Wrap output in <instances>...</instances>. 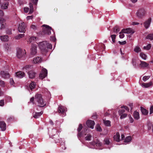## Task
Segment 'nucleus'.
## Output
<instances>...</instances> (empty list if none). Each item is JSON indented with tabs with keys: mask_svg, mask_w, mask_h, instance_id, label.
I'll list each match as a JSON object with an SVG mask.
<instances>
[{
	"mask_svg": "<svg viewBox=\"0 0 153 153\" xmlns=\"http://www.w3.org/2000/svg\"><path fill=\"white\" fill-rule=\"evenodd\" d=\"M149 64L144 61H141V63L140 64V67L142 68H146L148 67Z\"/></svg>",
	"mask_w": 153,
	"mask_h": 153,
	"instance_id": "nucleus-20",
	"label": "nucleus"
},
{
	"mask_svg": "<svg viewBox=\"0 0 153 153\" xmlns=\"http://www.w3.org/2000/svg\"><path fill=\"white\" fill-rule=\"evenodd\" d=\"M0 24H1L0 29H3L5 28V27L6 26L5 23H4Z\"/></svg>",
	"mask_w": 153,
	"mask_h": 153,
	"instance_id": "nucleus-47",
	"label": "nucleus"
},
{
	"mask_svg": "<svg viewBox=\"0 0 153 153\" xmlns=\"http://www.w3.org/2000/svg\"><path fill=\"white\" fill-rule=\"evenodd\" d=\"M26 53L25 50L21 48H18L17 49L16 56L19 58H20L24 56Z\"/></svg>",
	"mask_w": 153,
	"mask_h": 153,
	"instance_id": "nucleus-5",
	"label": "nucleus"
},
{
	"mask_svg": "<svg viewBox=\"0 0 153 153\" xmlns=\"http://www.w3.org/2000/svg\"><path fill=\"white\" fill-rule=\"evenodd\" d=\"M39 46L42 53L44 54H45L49 49H51L52 48V45L47 41L40 42L39 44Z\"/></svg>",
	"mask_w": 153,
	"mask_h": 153,
	"instance_id": "nucleus-1",
	"label": "nucleus"
},
{
	"mask_svg": "<svg viewBox=\"0 0 153 153\" xmlns=\"http://www.w3.org/2000/svg\"><path fill=\"white\" fill-rule=\"evenodd\" d=\"M8 3V2H5L1 5V8L3 9H5L7 8Z\"/></svg>",
	"mask_w": 153,
	"mask_h": 153,
	"instance_id": "nucleus-24",
	"label": "nucleus"
},
{
	"mask_svg": "<svg viewBox=\"0 0 153 153\" xmlns=\"http://www.w3.org/2000/svg\"><path fill=\"white\" fill-rule=\"evenodd\" d=\"M125 110L124 109H121L119 110L118 111V113L120 115H121V114H124L123 113L125 112Z\"/></svg>",
	"mask_w": 153,
	"mask_h": 153,
	"instance_id": "nucleus-46",
	"label": "nucleus"
},
{
	"mask_svg": "<svg viewBox=\"0 0 153 153\" xmlns=\"http://www.w3.org/2000/svg\"><path fill=\"white\" fill-rule=\"evenodd\" d=\"M150 77V76H145L143 77V80L144 81H146L148 80Z\"/></svg>",
	"mask_w": 153,
	"mask_h": 153,
	"instance_id": "nucleus-42",
	"label": "nucleus"
},
{
	"mask_svg": "<svg viewBox=\"0 0 153 153\" xmlns=\"http://www.w3.org/2000/svg\"><path fill=\"white\" fill-rule=\"evenodd\" d=\"M5 20L2 17H0V24L5 23Z\"/></svg>",
	"mask_w": 153,
	"mask_h": 153,
	"instance_id": "nucleus-45",
	"label": "nucleus"
},
{
	"mask_svg": "<svg viewBox=\"0 0 153 153\" xmlns=\"http://www.w3.org/2000/svg\"><path fill=\"white\" fill-rule=\"evenodd\" d=\"M120 135L118 132L116 133V135H114L113 137L114 140L119 142L120 141Z\"/></svg>",
	"mask_w": 153,
	"mask_h": 153,
	"instance_id": "nucleus-18",
	"label": "nucleus"
},
{
	"mask_svg": "<svg viewBox=\"0 0 153 153\" xmlns=\"http://www.w3.org/2000/svg\"><path fill=\"white\" fill-rule=\"evenodd\" d=\"M140 56L142 59L144 60H146L147 58V55L144 53L143 52L140 53Z\"/></svg>",
	"mask_w": 153,
	"mask_h": 153,
	"instance_id": "nucleus-28",
	"label": "nucleus"
},
{
	"mask_svg": "<svg viewBox=\"0 0 153 153\" xmlns=\"http://www.w3.org/2000/svg\"><path fill=\"white\" fill-rule=\"evenodd\" d=\"M151 18H149L144 23V26L146 28H148L149 27L151 22Z\"/></svg>",
	"mask_w": 153,
	"mask_h": 153,
	"instance_id": "nucleus-14",
	"label": "nucleus"
},
{
	"mask_svg": "<svg viewBox=\"0 0 153 153\" xmlns=\"http://www.w3.org/2000/svg\"><path fill=\"white\" fill-rule=\"evenodd\" d=\"M37 53V46L36 45L33 44L31 48L30 54L33 56L36 55Z\"/></svg>",
	"mask_w": 153,
	"mask_h": 153,
	"instance_id": "nucleus-8",
	"label": "nucleus"
},
{
	"mask_svg": "<svg viewBox=\"0 0 153 153\" xmlns=\"http://www.w3.org/2000/svg\"><path fill=\"white\" fill-rule=\"evenodd\" d=\"M30 66H29V65H26L23 68V70L25 71L26 72L29 69Z\"/></svg>",
	"mask_w": 153,
	"mask_h": 153,
	"instance_id": "nucleus-41",
	"label": "nucleus"
},
{
	"mask_svg": "<svg viewBox=\"0 0 153 153\" xmlns=\"http://www.w3.org/2000/svg\"><path fill=\"white\" fill-rule=\"evenodd\" d=\"M4 48L6 51H8L10 49V45H9L8 44H5L4 45Z\"/></svg>",
	"mask_w": 153,
	"mask_h": 153,
	"instance_id": "nucleus-35",
	"label": "nucleus"
},
{
	"mask_svg": "<svg viewBox=\"0 0 153 153\" xmlns=\"http://www.w3.org/2000/svg\"><path fill=\"white\" fill-rule=\"evenodd\" d=\"M52 138L54 139L55 143H57L59 141V136L57 134L53 135Z\"/></svg>",
	"mask_w": 153,
	"mask_h": 153,
	"instance_id": "nucleus-22",
	"label": "nucleus"
},
{
	"mask_svg": "<svg viewBox=\"0 0 153 153\" xmlns=\"http://www.w3.org/2000/svg\"><path fill=\"white\" fill-rule=\"evenodd\" d=\"M0 128L2 131L6 129V124L4 121H0Z\"/></svg>",
	"mask_w": 153,
	"mask_h": 153,
	"instance_id": "nucleus-15",
	"label": "nucleus"
},
{
	"mask_svg": "<svg viewBox=\"0 0 153 153\" xmlns=\"http://www.w3.org/2000/svg\"><path fill=\"white\" fill-rule=\"evenodd\" d=\"M124 33L123 32H122V30H121V31L120 33V35L119 37L120 38L122 39L124 37Z\"/></svg>",
	"mask_w": 153,
	"mask_h": 153,
	"instance_id": "nucleus-40",
	"label": "nucleus"
},
{
	"mask_svg": "<svg viewBox=\"0 0 153 153\" xmlns=\"http://www.w3.org/2000/svg\"><path fill=\"white\" fill-rule=\"evenodd\" d=\"M43 113L42 111H41L40 112H36L34 115L33 117L35 118H38Z\"/></svg>",
	"mask_w": 153,
	"mask_h": 153,
	"instance_id": "nucleus-26",
	"label": "nucleus"
},
{
	"mask_svg": "<svg viewBox=\"0 0 153 153\" xmlns=\"http://www.w3.org/2000/svg\"><path fill=\"white\" fill-rule=\"evenodd\" d=\"M122 32L127 34H133L134 33V31L130 28L122 29Z\"/></svg>",
	"mask_w": 153,
	"mask_h": 153,
	"instance_id": "nucleus-13",
	"label": "nucleus"
},
{
	"mask_svg": "<svg viewBox=\"0 0 153 153\" xmlns=\"http://www.w3.org/2000/svg\"><path fill=\"white\" fill-rule=\"evenodd\" d=\"M36 39V38L34 36L30 37L29 40L27 41V42L29 43H31L33 41H35Z\"/></svg>",
	"mask_w": 153,
	"mask_h": 153,
	"instance_id": "nucleus-31",
	"label": "nucleus"
},
{
	"mask_svg": "<svg viewBox=\"0 0 153 153\" xmlns=\"http://www.w3.org/2000/svg\"><path fill=\"white\" fill-rule=\"evenodd\" d=\"M36 87H27V89L28 90H30V89L32 91L33 89H34Z\"/></svg>",
	"mask_w": 153,
	"mask_h": 153,
	"instance_id": "nucleus-51",
	"label": "nucleus"
},
{
	"mask_svg": "<svg viewBox=\"0 0 153 153\" xmlns=\"http://www.w3.org/2000/svg\"><path fill=\"white\" fill-rule=\"evenodd\" d=\"M0 74L1 76L4 78H8L10 77L9 74L7 72L2 71Z\"/></svg>",
	"mask_w": 153,
	"mask_h": 153,
	"instance_id": "nucleus-17",
	"label": "nucleus"
},
{
	"mask_svg": "<svg viewBox=\"0 0 153 153\" xmlns=\"http://www.w3.org/2000/svg\"><path fill=\"white\" fill-rule=\"evenodd\" d=\"M131 24L132 25H138L139 24V23H138V22H132V24Z\"/></svg>",
	"mask_w": 153,
	"mask_h": 153,
	"instance_id": "nucleus-64",
	"label": "nucleus"
},
{
	"mask_svg": "<svg viewBox=\"0 0 153 153\" xmlns=\"http://www.w3.org/2000/svg\"><path fill=\"white\" fill-rule=\"evenodd\" d=\"M29 8L27 7H25L24 8V11L25 13H27L29 12Z\"/></svg>",
	"mask_w": 153,
	"mask_h": 153,
	"instance_id": "nucleus-48",
	"label": "nucleus"
},
{
	"mask_svg": "<svg viewBox=\"0 0 153 153\" xmlns=\"http://www.w3.org/2000/svg\"><path fill=\"white\" fill-rule=\"evenodd\" d=\"M31 28L33 30H35L36 29V27L35 25H31Z\"/></svg>",
	"mask_w": 153,
	"mask_h": 153,
	"instance_id": "nucleus-59",
	"label": "nucleus"
},
{
	"mask_svg": "<svg viewBox=\"0 0 153 153\" xmlns=\"http://www.w3.org/2000/svg\"><path fill=\"white\" fill-rule=\"evenodd\" d=\"M141 51V50L140 47L137 45L135 46L134 49V51L136 53L140 52Z\"/></svg>",
	"mask_w": 153,
	"mask_h": 153,
	"instance_id": "nucleus-23",
	"label": "nucleus"
},
{
	"mask_svg": "<svg viewBox=\"0 0 153 153\" xmlns=\"http://www.w3.org/2000/svg\"><path fill=\"white\" fill-rule=\"evenodd\" d=\"M104 123L106 126H110L111 125V122L109 120L104 121Z\"/></svg>",
	"mask_w": 153,
	"mask_h": 153,
	"instance_id": "nucleus-36",
	"label": "nucleus"
},
{
	"mask_svg": "<svg viewBox=\"0 0 153 153\" xmlns=\"http://www.w3.org/2000/svg\"><path fill=\"white\" fill-rule=\"evenodd\" d=\"M43 27V32L45 35H50L51 33V27L48 25H44L42 26Z\"/></svg>",
	"mask_w": 153,
	"mask_h": 153,
	"instance_id": "nucleus-4",
	"label": "nucleus"
},
{
	"mask_svg": "<svg viewBox=\"0 0 153 153\" xmlns=\"http://www.w3.org/2000/svg\"><path fill=\"white\" fill-rule=\"evenodd\" d=\"M10 83L11 85H13L14 84V82L13 79H10Z\"/></svg>",
	"mask_w": 153,
	"mask_h": 153,
	"instance_id": "nucleus-55",
	"label": "nucleus"
},
{
	"mask_svg": "<svg viewBox=\"0 0 153 153\" xmlns=\"http://www.w3.org/2000/svg\"><path fill=\"white\" fill-rule=\"evenodd\" d=\"M6 33L8 34H10L12 33L11 30H8L6 31Z\"/></svg>",
	"mask_w": 153,
	"mask_h": 153,
	"instance_id": "nucleus-57",
	"label": "nucleus"
},
{
	"mask_svg": "<svg viewBox=\"0 0 153 153\" xmlns=\"http://www.w3.org/2000/svg\"><path fill=\"white\" fill-rule=\"evenodd\" d=\"M118 28L117 27H115L114 28V32L117 33L119 31Z\"/></svg>",
	"mask_w": 153,
	"mask_h": 153,
	"instance_id": "nucleus-50",
	"label": "nucleus"
},
{
	"mask_svg": "<svg viewBox=\"0 0 153 153\" xmlns=\"http://www.w3.org/2000/svg\"><path fill=\"white\" fill-rule=\"evenodd\" d=\"M119 44L121 45H124L126 43V41H123L122 42H121L120 41H119Z\"/></svg>",
	"mask_w": 153,
	"mask_h": 153,
	"instance_id": "nucleus-54",
	"label": "nucleus"
},
{
	"mask_svg": "<svg viewBox=\"0 0 153 153\" xmlns=\"http://www.w3.org/2000/svg\"><path fill=\"white\" fill-rule=\"evenodd\" d=\"M146 11L143 8H141L138 10L136 13V16L139 18H142L146 15Z\"/></svg>",
	"mask_w": 153,
	"mask_h": 153,
	"instance_id": "nucleus-3",
	"label": "nucleus"
},
{
	"mask_svg": "<svg viewBox=\"0 0 153 153\" xmlns=\"http://www.w3.org/2000/svg\"><path fill=\"white\" fill-rule=\"evenodd\" d=\"M29 5H30V10H29V14H31L32 13H33V6L32 5V3L31 2H30Z\"/></svg>",
	"mask_w": 153,
	"mask_h": 153,
	"instance_id": "nucleus-33",
	"label": "nucleus"
},
{
	"mask_svg": "<svg viewBox=\"0 0 153 153\" xmlns=\"http://www.w3.org/2000/svg\"><path fill=\"white\" fill-rule=\"evenodd\" d=\"M116 36L115 35H112L111 36V37L112 38V40L113 42H115Z\"/></svg>",
	"mask_w": 153,
	"mask_h": 153,
	"instance_id": "nucleus-44",
	"label": "nucleus"
},
{
	"mask_svg": "<svg viewBox=\"0 0 153 153\" xmlns=\"http://www.w3.org/2000/svg\"><path fill=\"white\" fill-rule=\"evenodd\" d=\"M42 61V59L39 56H37L33 59V62L35 64L41 63Z\"/></svg>",
	"mask_w": 153,
	"mask_h": 153,
	"instance_id": "nucleus-16",
	"label": "nucleus"
},
{
	"mask_svg": "<svg viewBox=\"0 0 153 153\" xmlns=\"http://www.w3.org/2000/svg\"><path fill=\"white\" fill-rule=\"evenodd\" d=\"M33 16H28L26 17V19L27 20H28L30 19H32Z\"/></svg>",
	"mask_w": 153,
	"mask_h": 153,
	"instance_id": "nucleus-53",
	"label": "nucleus"
},
{
	"mask_svg": "<svg viewBox=\"0 0 153 153\" xmlns=\"http://www.w3.org/2000/svg\"><path fill=\"white\" fill-rule=\"evenodd\" d=\"M4 15V13L2 11L0 10V16L2 17Z\"/></svg>",
	"mask_w": 153,
	"mask_h": 153,
	"instance_id": "nucleus-61",
	"label": "nucleus"
},
{
	"mask_svg": "<svg viewBox=\"0 0 153 153\" xmlns=\"http://www.w3.org/2000/svg\"><path fill=\"white\" fill-rule=\"evenodd\" d=\"M104 142L105 144H106L107 145H109L110 143V142L109 141V139L108 138H105L104 139Z\"/></svg>",
	"mask_w": 153,
	"mask_h": 153,
	"instance_id": "nucleus-32",
	"label": "nucleus"
},
{
	"mask_svg": "<svg viewBox=\"0 0 153 153\" xmlns=\"http://www.w3.org/2000/svg\"><path fill=\"white\" fill-rule=\"evenodd\" d=\"M86 124L87 126L92 129L94 128V126L95 123L94 121L91 120H88L86 122Z\"/></svg>",
	"mask_w": 153,
	"mask_h": 153,
	"instance_id": "nucleus-11",
	"label": "nucleus"
},
{
	"mask_svg": "<svg viewBox=\"0 0 153 153\" xmlns=\"http://www.w3.org/2000/svg\"><path fill=\"white\" fill-rule=\"evenodd\" d=\"M25 75V74L21 71H19L15 73V76L19 78H22Z\"/></svg>",
	"mask_w": 153,
	"mask_h": 153,
	"instance_id": "nucleus-10",
	"label": "nucleus"
},
{
	"mask_svg": "<svg viewBox=\"0 0 153 153\" xmlns=\"http://www.w3.org/2000/svg\"><path fill=\"white\" fill-rule=\"evenodd\" d=\"M140 108L141 111L143 114L145 115H146L148 114V111L146 109L141 107H140Z\"/></svg>",
	"mask_w": 153,
	"mask_h": 153,
	"instance_id": "nucleus-27",
	"label": "nucleus"
},
{
	"mask_svg": "<svg viewBox=\"0 0 153 153\" xmlns=\"http://www.w3.org/2000/svg\"><path fill=\"white\" fill-rule=\"evenodd\" d=\"M28 84H30L29 86H35L36 85V82H29Z\"/></svg>",
	"mask_w": 153,
	"mask_h": 153,
	"instance_id": "nucleus-38",
	"label": "nucleus"
},
{
	"mask_svg": "<svg viewBox=\"0 0 153 153\" xmlns=\"http://www.w3.org/2000/svg\"><path fill=\"white\" fill-rule=\"evenodd\" d=\"M4 105V100H0V106H3Z\"/></svg>",
	"mask_w": 153,
	"mask_h": 153,
	"instance_id": "nucleus-49",
	"label": "nucleus"
},
{
	"mask_svg": "<svg viewBox=\"0 0 153 153\" xmlns=\"http://www.w3.org/2000/svg\"><path fill=\"white\" fill-rule=\"evenodd\" d=\"M47 70L44 68H42V70L39 75L40 78L42 79H43L47 76Z\"/></svg>",
	"mask_w": 153,
	"mask_h": 153,
	"instance_id": "nucleus-6",
	"label": "nucleus"
},
{
	"mask_svg": "<svg viewBox=\"0 0 153 153\" xmlns=\"http://www.w3.org/2000/svg\"><path fill=\"white\" fill-rule=\"evenodd\" d=\"M92 138V135L90 134H87V136L85 138V139L86 140L90 141Z\"/></svg>",
	"mask_w": 153,
	"mask_h": 153,
	"instance_id": "nucleus-30",
	"label": "nucleus"
},
{
	"mask_svg": "<svg viewBox=\"0 0 153 153\" xmlns=\"http://www.w3.org/2000/svg\"><path fill=\"white\" fill-rule=\"evenodd\" d=\"M26 25L24 22L21 23L19 24L18 29L20 33H25V31Z\"/></svg>",
	"mask_w": 153,
	"mask_h": 153,
	"instance_id": "nucleus-7",
	"label": "nucleus"
},
{
	"mask_svg": "<svg viewBox=\"0 0 153 153\" xmlns=\"http://www.w3.org/2000/svg\"><path fill=\"white\" fill-rule=\"evenodd\" d=\"M35 100L38 103L37 107H42L46 105V103L44 101L41 94H37L35 96Z\"/></svg>",
	"mask_w": 153,
	"mask_h": 153,
	"instance_id": "nucleus-2",
	"label": "nucleus"
},
{
	"mask_svg": "<svg viewBox=\"0 0 153 153\" xmlns=\"http://www.w3.org/2000/svg\"><path fill=\"white\" fill-rule=\"evenodd\" d=\"M150 114L153 113V105H152L150 108Z\"/></svg>",
	"mask_w": 153,
	"mask_h": 153,
	"instance_id": "nucleus-52",
	"label": "nucleus"
},
{
	"mask_svg": "<svg viewBox=\"0 0 153 153\" xmlns=\"http://www.w3.org/2000/svg\"><path fill=\"white\" fill-rule=\"evenodd\" d=\"M131 136H128L126 137L125 140H124L125 143H128L131 141Z\"/></svg>",
	"mask_w": 153,
	"mask_h": 153,
	"instance_id": "nucleus-34",
	"label": "nucleus"
},
{
	"mask_svg": "<svg viewBox=\"0 0 153 153\" xmlns=\"http://www.w3.org/2000/svg\"><path fill=\"white\" fill-rule=\"evenodd\" d=\"M151 48V45L150 44H148L146 46H144L143 47V49L144 50H149Z\"/></svg>",
	"mask_w": 153,
	"mask_h": 153,
	"instance_id": "nucleus-39",
	"label": "nucleus"
},
{
	"mask_svg": "<svg viewBox=\"0 0 153 153\" xmlns=\"http://www.w3.org/2000/svg\"><path fill=\"white\" fill-rule=\"evenodd\" d=\"M66 111V108L63 106H60L58 108V112L59 114H63L65 116V113Z\"/></svg>",
	"mask_w": 153,
	"mask_h": 153,
	"instance_id": "nucleus-9",
	"label": "nucleus"
},
{
	"mask_svg": "<svg viewBox=\"0 0 153 153\" xmlns=\"http://www.w3.org/2000/svg\"><path fill=\"white\" fill-rule=\"evenodd\" d=\"M82 128L83 127L82 124H79L77 129V131L78 132L77 134V137H82V136L83 134V133H82V132H80V131L82 129Z\"/></svg>",
	"mask_w": 153,
	"mask_h": 153,
	"instance_id": "nucleus-12",
	"label": "nucleus"
},
{
	"mask_svg": "<svg viewBox=\"0 0 153 153\" xmlns=\"http://www.w3.org/2000/svg\"><path fill=\"white\" fill-rule=\"evenodd\" d=\"M35 73L33 71H30L28 72L29 77L30 78H34L35 76Z\"/></svg>",
	"mask_w": 153,
	"mask_h": 153,
	"instance_id": "nucleus-21",
	"label": "nucleus"
},
{
	"mask_svg": "<svg viewBox=\"0 0 153 153\" xmlns=\"http://www.w3.org/2000/svg\"><path fill=\"white\" fill-rule=\"evenodd\" d=\"M0 85H5L4 82L3 81L0 80Z\"/></svg>",
	"mask_w": 153,
	"mask_h": 153,
	"instance_id": "nucleus-62",
	"label": "nucleus"
},
{
	"mask_svg": "<svg viewBox=\"0 0 153 153\" xmlns=\"http://www.w3.org/2000/svg\"><path fill=\"white\" fill-rule=\"evenodd\" d=\"M129 121H130V123H132L134 121L133 119L131 117L130 115V117L129 116Z\"/></svg>",
	"mask_w": 153,
	"mask_h": 153,
	"instance_id": "nucleus-56",
	"label": "nucleus"
},
{
	"mask_svg": "<svg viewBox=\"0 0 153 153\" xmlns=\"http://www.w3.org/2000/svg\"><path fill=\"white\" fill-rule=\"evenodd\" d=\"M50 40H51L53 41H55L56 40V39L54 37H51L50 38Z\"/></svg>",
	"mask_w": 153,
	"mask_h": 153,
	"instance_id": "nucleus-60",
	"label": "nucleus"
},
{
	"mask_svg": "<svg viewBox=\"0 0 153 153\" xmlns=\"http://www.w3.org/2000/svg\"><path fill=\"white\" fill-rule=\"evenodd\" d=\"M153 85V84L152 82H151L148 84L147 85V86H151ZM143 86H145L144 85H143Z\"/></svg>",
	"mask_w": 153,
	"mask_h": 153,
	"instance_id": "nucleus-63",
	"label": "nucleus"
},
{
	"mask_svg": "<svg viewBox=\"0 0 153 153\" xmlns=\"http://www.w3.org/2000/svg\"><path fill=\"white\" fill-rule=\"evenodd\" d=\"M133 115L134 118L136 120H138L140 118L139 114L138 112H134Z\"/></svg>",
	"mask_w": 153,
	"mask_h": 153,
	"instance_id": "nucleus-25",
	"label": "nucleus"
},
{
	"mask_svg": "<svg viewBox=\"0 0 153 153\" xmlns=\"http://www.w3.org/2000/svg\"><path fill=\"white\" fill-rule=\"evenodd\" d=\"M24 36V34H20L14 37V38L16 39H19L21 38H22Z\"/></svg>",
	"mask_w": 153,
	"mask_h": 153,
	"instance_id": "nucleus-29",
	"label": "nucleus"
},
{
	"mask_svg": "<svg viewBox=\"0 0 153 153\" xmlns=\"http://www.w3.org/2000/svg\"><path fill=\"white\" fill-rule=\"evenodd\" d=\"M147 39H149L150 40H153V34H149L146 37Z\"/></svg>",
	"mask_w": 153,
	"mask_h": 153,
	"instance_id": "nucleus-37",
	"label": "nucleus"
},
{
	"mask_svg": "<svg viewBox=\"0 0 153 153\" xmlns=\"http://www.w3.org/2000/svg\"><path fill=\"white\" fill-rule=\"evenodd\" d=\"M0 39L2 41H7L8 40V36L7 35L0 36Z\"/></svg>",
	"mask_w": 153,
	"mask_h": 153,
	"instance_id": "nucleus-19",
	"label": "nucleus"
},
{
	"mask_svg": "<svg viewBox=\"0 0 153 153\" xmlns=\"http://www.w3.org/2000/svg\"><path fill=\"white\" fill-rule=\"evenodd\" d=\"M38 0H31V2H32L33 4H36L37 3Z\"/></svg>",
	"mask_w": 153,
	"mask_h": 153,
	"instance_id": "nucleus-58",
	"label": "nucleus"
},
{
	"mask_svg": "<svg viewBox=\"0 0 153 153\" xmlns=\"http://www.w3.org/2000/svg\"><path fill=\"white\" fill-rule=\"evenodd\" d=\"M120 118L121 119H123L125 118L127 116V114L126 113H124L120 115Z\"/></svg>",
	"mask_w": 153,
	"mask_h": 153,
	"instance_id": "nucleus-43",
	"label": "nucleus"
}]
</instances>
